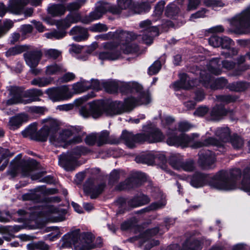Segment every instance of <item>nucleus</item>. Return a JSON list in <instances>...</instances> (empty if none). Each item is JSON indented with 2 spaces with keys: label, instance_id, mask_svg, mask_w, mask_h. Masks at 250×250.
<instances>
[{
  "label": "nucleus",
  "instance_id": "nucleus-1",
  "mask_svg": "<svg viewBox=\"0 0 250 250\" xmlns=\"http://www.w3.org/2000/svg\"><path fill=\"white\" fill-rule=\"evenodd\" d=\"M103 39H118L121 42L114 44L112 42L103 44L104 50L99 54L100 60L115 61L123 57V54H133L139 50L138 46L135 43L130 42V40L137 38L133 33L123 31L115 32H108L101 37Z\"/></svg>",
  "mask_w": 250,
  "mask_h": 250
},
{
  "label": "nucleus",
  "instance_id": "nucleus-2",
  "mask_svg": "<svg viewBox=\"0 0 250 250\" xmlns=\"http://www.w3.org/2000/svg\"><path fill=\"white\" fill-rule=\"evenodd\" d=\"M129 90V93L132 96L125 99L124 103L119 101L112 102L111 110L108 113L111 115L122 114L124 112H129L135 107L141 105H146L151 101V97L148 92L142 91V87L139 84L132 82L123 84V88Z\"/></svg>",
  "mask_w": 250,
  "mask_h": 250
},
{
  "label": "nucleus",
  "instance_id": "nucleus-3",
  "mask_svg": "<svg viewBox=\"0 0 250 250\" xmlns=\"http://www.w3.org/2000/svg\"><path fill=\"white\" fill-rule=\"evenodd\" d=\"M93 236L91 233H80V229H76L65 234L62 239V247L69 248L74 246L76 250H90L101 245V238L97 239L98 244L93 243Z\"/></svg>",
  "mask_w": 250,
  "mask_h": 250
},
{
  "label": "nucleus",
  "instance_id": "nucleus-4",
  "mask_svg": "<svg viewBox=\"0 0 250 250\" xmlns=\"http://www.w3.org/2000/svg\"><path fill=\"white\" fill-rule=\"evenodd\" d=\"M144 133L133 135L131 132L123 131L121 137L125 145L129 148H133L137 143L148 141L149 143L163 141L165 136L160 129L151 125L144 127Z\"/></svg>",
  "mask_w": 250,
  "mask_h": 250
},
{
  "label": "nucleus",
  "instance_id": "nucleus-5",
  "mask_svg": "<svg viewBox=\"0 0 250 250\" xmlns=\"http://www.w3.org/2000/svg\"><path fill=\"white\" fill-rule=\"evenodd\" d=\"M83 133L79 127L71 126L64 129L59 133L52 134L49 138V141L53 145L67 147L69 145L82 142Z\"/></svg>",
  "mask_w": 250,
  "mask_h": 250
},
{
  "label": "nucleus",
  "instance_id": "nucleus-6",
  "mask_svg": "<svg viewBox=\"0 0 250 250\" xmlns=\"http://www.w3.org/2000/svg\"><path fill=\"white\" fill-rule=\"evenodd\" d=\"M240 175L241 170L238 168L231 172L230 177L229 176L228 172L221 171L213 176L209 182V186L221 190H233L237 188L236 181Z\"/></svg>",
  "mask_w": 250,
  "mask_h": 250
},
{
  "label": "nucleus",
  "instance_id": "nucleus-7",
  "mask_svg": "<svg viewBox=\"0 0 250 250\" xmlns=\"http://www.w3.org/2000/svg\"><path fill=\"white\" fill-rule=\"evenodd\" d=\"M8 91L9 95V99L6 101L8 105L20 103L26 104L38 101L40 100L39 97L43 94L41 89L32 88L26 90L22 94L21 89L17 86H10Z\"/></svg>",
  "mask_w": 250,
  "mask_h": 250
},
{
  "label": "nucleus",
  "instance_id": "nucleus-8",
  "mask_svg": "<svg viewBox=\"0 0 250 250\" xmlns=\"http://www.w3.org/2000/svg\"><path fill=\"white\" fill-rule=\"evenodd\" d=\"M233 32L238 34H246L250 32V7L236 14L230 21Z\"/></svg>",
  "mask_w": 250,
  "mask_h": 250
},
{
  "label": "nucleus",
  "instance_id": "nucleus-9",
  "mask_svg": "<svg viewBox=\"0 0 250 250\" xmlns=\"http://www.w3.org/2000/svg\"><path fill=\"white\" fill-rule=\"evenodd\" d=\"M57 211L53 206H34L26 209H20L18 211L19 215L25 217L29 220H35L39 217H49L52 214Z\"/></svg>",
  "mask_w": 250,
  "mask_h": 250
},
{
  "label": "nucleus",
  "instance_id": "nucleus-10",
  "mask_svg": "<svg viewBox=\"0 0 250 250\" xmlns=\"http://www.w3.org/2000/svg\"><path fill=\"white\" fill-rule=\"evenodd\" d=\"M111 104L112 103H110L109 108L106 109V105L104 101H94L89 104L90 107L89 110H88L85 107H82L80 110V114L84 118H88L91 115L93 118H97L100 117L104 111H105L108 115L112 116V115L108 113L109 110H111Z\"/></svg>",
  "mask_w": 250,
  "mask_h": 250
},
{
  "label": "nucleus",
  "instance_id": "nucleus-11",
  "mask_svg": "<svg viewBox=\"0 0 250 250\" xmlns=\"http://www.w3.org/2000/svg\"><path fill=\"white\" fill-rule=\"evenodd\" d=\"M165 222L166 226L164 228V230L162 231L159 228L156 227L151 229H147L144 233L140 234L139 239H140V242L142 244L146 243L145 250H149L153 247L159 244V242L157 240H149L150 236L155 235L158 233L162 234L164 231L167 230L168 229L167 227L168 224H173L174 223V221L169 218H166Z\"/></svg>",
  "mask_w": 250,
  "mask_h": 250
},
{
  "label": "nucleus",
  "instance_id": "nucleus-12",
  "mask_svg": "<svg viewBox=\"0 0 250 250\" xmlns=\"http://www.w3.org/2000/svg\"><path fill=\"white\" fill-rule=\"evenodd\" d=\"M141 29L140 34L143 42L146 44H151L154 37L159 35V29L156 25H153L150 20L141 21L139 24Z\"/></svg>",
  "mask_w": 250,
  "mask_h": 250
},
{
  "label": "nucleus",
  "instance_id": "nucleus-13",
  "mask_svg": "<svg viewBox=\"0 0 250 250\" xmlns=\"http://www.w3.org/2000/svg\"><path fill=\"white\" fill-rule=\"evenodd\" d=\"M45 93L53 102L65 101L71 98L73 96L68 85L49 88L46 90Z\"/></svg>",
  "mask_w": 250,
  "mask_h": 250
},
{
  "label": "nucleus",
  "instance_id": "nucleus-14",
  "mask_svg": "<svg viewBox=\"0 0 250 250\" xmlns=\"http://www.w3.org/2000/svg\"><path fill=\"white\" fill-rule=\"evenodd\" d=\"M31 170L32 167L28 161L14 160L11 162L8 173L13 178L20 173H21L23 176H28L30 175Z\"/></svg>",
  "mask_w": 250,
  "mask_h": 250
},
{
  "label": "nucleus",
  "instance_id": "nucleus-15",
  "mask_svg": "<svg viewBox=\"0 0 250 250\" xmlns=\"http://www.w3.org/2000/svg\"><path fill=\"white\" fill-rule=\"evenodd\" d=\"M191 141V138L187 134L183 133L178 134V131L175 130L169 134L167 142L169 146L186 147Z\"/></svg>",
  "mask_w": 250,
  "mask_h": 250
},
{
  "label": "nucleus",
  "instance_id": "nucleus-16",
  "mask_svg": "<svg viewBox=\"0 0 250 250\" xmlns=\"http://www.w3.org/2000/svg\"><path fill=\"white\" fill-rule=\"evenodd\" d=\"M24 60L26 64L31 68V72L35 75H38L40 70L35 69L41 60L42 53L41 51L35 50L27 51L23 54Z\"/></svg>",
  "mask_w": 250,
  "mask_h": 250
},
{
  "label": "nucleus",
  "instance_id": "nucleus-17",
  "mask_svg": "<svg viewBox=\"0 0 250 250\" xmlns=\"http://www.w3.org/2000/svg\"><path fill=\"white\" fill-rule=\"evenodd\" d=\"M44 21L48 24H56L58 28L66 29L69 27L72 23H76L81 21V17L79 14L68 15L66 19L55 22L48 18H45Z\"/></svg>",
  "mask_w": 250,
  "mask_h": 250
},
{
  "label": "nucleus",
  "instance_id": "nucleus-18",
  "mask_svg": "<svg viewBox=\"0 0 250 250\" xmlns=\"http://www.w3.org/2000/svg\"><path fill=\"white\" fill-rule=\"evenodd\" d=\"M205 72L201 73V79L203 84L206 87H209L211 89H218L225 87L227 84V81L223 77L219 78L215 81V84L213 83V79L210 75L205 76Z\"/></svg>",
  "mask_w": 250,
  "mask_h": 250
},
{
  "label": "nucleus",
  "instance_id": "nucleus-19",
  "mask_svg": "<svg viewBox=\"0 0 250 250\" xmlns=\"http://www.w3.org/2000/svg\"><path fill=\"white\" fill-rule=\"evenodd\" d=\"M59 165L66 171H72L76 167L77 162L68 152L63 153L59 156Z\"/></svg>",
  "mask_w": 250,
  "mask_h": 250
},
{
  "label": "nucleus",
  "instance_id": "nucleus-20",
  "mask_svg": "<svg viewBox=\"0 0 250 250\" xmlns=\"http://www.w3.org/2000/svg\"><path fill=\"white\" fill-rule=\"evenodd\" d=\"M179 78V81L175 82L172 84L175 90H177L180 88L188 89L195 86L194 82L190 80L186 74H180Z\"/></svg>",
  "mask_w": 250,
  "mask_h": 250
},
{
  "label": "nucleus",
  "instance_id": "nucleus-21",
  "mask_svg": "<svg viewBox=\"0 0 250 250\" xmlns=\"http://www.w3.org/2000/svg\"><path fill=\"white\" fill-rule=\"evenodd\" d=\"M125 82H118L115 81H109L104 83L105 90L108 93H114L117 92L118 90L124 93H128L129 90H125L126 88H123V84Z\"/></svg>",
  "mask_w": 250,
  "mask_h": 250
},
{
  "label": "nucleus",
  "instance_id": "nucleus-22",
  "mask_svg": "<svg viewBox=\"0 0 250 250\" xmlns=\"http://www.w3.org/2000/svg\"><path fill=\"white\" fill-rule=\"evenodd\" d=\"M221 39L220 46H221L222 48L227 49L226 51L222 53V55L227 58L237 54V50L236 49L233 48L231 49H229L230 48V46L234 44L233 42L231 39L226 36L221 38Z\"/></svg>",
  "mask_w": 250,
  "mask_h": 250
},
{
  "label": "nucleus",
  "instance_id": "nucleus-23",
  "mask_svg": "<svg viewBox=\"0 0 250 250\" xmlns=\"http://www.w3.org/2000/svg\"><path fill=\"white\" fill-rule=\"evenodd\" d=\"M70 34L72 36L73 40L78 42L85 40L88 37L87 30L80 26L72 28L70 31Z\"/></svg>",
  "mask_w": 250,
  "mask_h": 250
},
{
  "label": "nucleus",
  "instance_id": "nucleus-24",
  "mask_svg": "<svg viewBox=\"0 0 250 250\" xmlns=\"http://www.w3.org/2000/svg\"><path fill=\"white\" fill-rule=\"evenodd\" d=\"M199 163L204 168H209L215 161L214 153L209 151H206L205 153H201L199 156Z\"/></svg>",
  "mask_w": 250,
  "mask_h": 250
},
{
  "label": "nucleus",
  "instance_id": "nucleus-25",
  "mask_svg": "<svg viewBox=\"0 0 250 250\" xmlns=\"http://www.w3.org/2000/svg\"><path fill=\"white\" fill-rule=\"evenodd\" d=\"M208 180V176L200 172L195 173L190 180V185L195 188H198L205 185Z\"/></svg>",
  "mask_w": 250,
  "mask_h": 250
},
{
  "label": "nucleus",
  "instance_id": "nucleus-26",
  "mask_svg": "<svg viewBox=\"0 0 250 250\" xmlns=\"http://www.w3.org/2000/svg\"><path fill=\"white\" fill-rule=\"evenodd\" d=\"M26 4L25 0H10L7 10L11 13L20 14Z\"/></svg>",
  "mask_w": 250,
  "mask_h": 250
},
{
  "label": "nucleus",
  "instance_id": "nucleus-27",
  "mask_svg": "<svg viewBox=\"0 0 250 250\" xmlns=\"http://www.w3.org/2000/svg\"><path fill=\"white\" fill-rule=\"evenodd\" d=\"M105 184L101 183L97 186L91 185L90 186H85L84 191L90 196L91 199L96 198L101 194L105 188Z\"/></svg>",
  "mask_w": 250,
  "mask_h": 250
},
{
  "label": "nucleus",
  "instance_id": "nucleus-28",
  "mask_svg": "<svg viewBox=\"0 0 250 250\" xmlns=\"http://www.w3.org/2000/svg\"><path fill=\"white\" fill-rule=\"evenodd\" d=\"M229 111L224 108V106L222 104H216L212 108L210 114L212 120H218L226 115Z\"/></svg>",
  "mask_w": 250,
  "mask_h": 250
},
{
  "label": "nucleus",
  "instance_id": "nucleus-29",
  "mask_svg": "<svg viewBox=\"0 0 250 250\" xmlns=\"http://www.w3.org/2000/svg\"><path fill=\"white\" fill-rule=\"evenodd\" d=\"M28 117L25 114H21L10 119L9 125L12 129H15L20 127L21 124L27 121Z\"/></svg>",
  "mask_w": 250,
  "mask_h": 250
},
{
  "label": "nucleus",
  "instance_id": "nucleus-30",
  "mask_svg": "<svg viewBox=\"0 0 250 250\" xmlns=\"http://www.w3.org/2000/svg\"><path fill=\"white\" fill-rule=\"evenodd\" d=\"M95 6L103 15L107 12L115 14H117L118 11L117 9L114 8L113 5L104 1H98L96 3Z\"/></svg>",
  "mask_w": 250,
  "mask_h": 250
},
{
  "label": "nucleus",
  "instance_id": "nucleus-31",
  "mask_svg": "<svg viewBox=\"0 0 250 250\" xmlns=\"http://www.w3.org/2000/svg\"><path fill=\"white\" fill-rule=\"evenodd\" d=\"M72 158L77 162V160L82 155H86L90 152V150L83 146H78L74 147L70 151H68Z\"/></svg>",
  "mask_w": 250,
  "mask_h": 250
},
{
  "label": "nucleus",
  "instance_id": "nucleus-32",
  "mask_svg": "<svg viewBox=\"0 0 250 250\" xmlns=\"http://www.w3.org/2000/svg\"><path fill=\"white\" fill-rule=\"evenodd\" d=\"M49 14L53 16H60L66 11V7L63 4H50L47 9Z\"/></svg>",
  "mask_w": 250,
  "mask_h": 250
},
{
  "label": "nucleus",
  "instance_id": "nucleus-33",
  "mask_svg": "<svg viewBox=\"0 0 250 250\" xmlns=\"http://www.w3.org/2000/svg\"><path fill=\"white\" fill-rule=\"evenodd\" d=\"M90 83L88 81L81 80L80 81L75 83L72 85V94H79L88 89Z\"/></svg>",
  "mask_w": 250,
  "mask_h": 250
},
{
  "label": "nucleus",
  "instance_id": "nucleus-34",
  "mask_svg": "<svg viewBox=\"0 0 250 250\" xmlns=\"http://www.w3.org/2000/svg\"><path fill=\"white\" fill-rule=\"evenodd\" d=\"M38 129V124L33 123L22 131V135L25 137H29L31 139L36 140Z\"/></svg>",
  "mask_w": 250,
  "mask_h": 250
},
{
  "label": "nucleus",
  "instance_id": "nucleus-35",
  "mask_svg": "<svg viewBox=\"0 0 250 250\" xmlns=\"http://www.w3.org/2000/svg\"><path fill=\"white\" fill-rule=\"evenodd\" d=\"M183 161V157L180 154H172L169 158V163L174 169L181 170Z\"/></svg>",
  "mask_w": 250,
  "mask_h": 250
},
{
  "label": "nucleus",
  "instance_id": "nucleus-36",
  "mask_svg": "<svg viewBox=\"0 0 250 250\" xmlns=\"http://www.w3.org/2000/svg\"><path fill=\"white\" fill-rule=\"evenodd\" d=\"M97 144L98 146H101L106 144H116L118 142H112L109 139V132L106 130H104L100 133H97Z\"/></svg>",
  "mask_w": 250,
  "mask_h": 250
},
{
  "label": "nucleus",
  "instance_id": "nucleus-37",
  "mask_svg": "<svg viewBox=\"0 0 250 250\" xmlns=\"http://www.w3.org/2000/svg\"><path fill=\"white\" fill-rule=\"evenodd\" d=\"M219 62V59L217 58H213L210 61L208 65V69L210 73L216 75H219L221 73V67Z\"/></svg>",
  "mask_w": 250,
  "mask_h": 250
},
{
  "label": "nucleus",
  "instance_id": "nucleus-38",
  "mask_svg": "<svg viewBox=\"0 0 250 250\" xmlns=\"http://www.w3.org/2000/svg\"><path fill=\"white\" fill-rule=\"evenodd\" d=\"M137 163H145L148 165H153L155 163V153L150 152L146 155L137 156L135 158Z\"/></svg>",
  "mask_w": 250,
  "mask_h": 250
},
{
  "label": "nucleus",
  "instance_id": "nucleus-39",
  "mask_svg": "<svg viewBox=\"0 0 250 250\" xmlns=\"http://www.w3.org/2000/svg\"><path fill=\"white\" fill-rule=\"evenodd\" d=\"M53 81V79L51 77H37L34 78L30 83L33 85L42 87L50 84Z\"/></svg>",
  "mask_w": 250,
  "mask_h": 250
},
{
  "label": "nucleus",
  "instance_id": "nucleus-40",
  "mask_svg": "<svg viewBox=\"0 0 250 250\" xmlns=\"http://www.w3.org/2000/svg\"><path fill=\"white\" fill-rule=\"evenodd\" d=\"M215 133L220 141L226 142L228 140L230 132L229 129L227 126H224L217 128Z\"/></svg>",
  "mask_w": 250,
  "mask_h": 250
},
{
  "label": "nucleus",
  "instance_id": "nucleus-41",
  "mask_svg": "<svg viewBox=\"0 0 250 250\" xmlns=\"http://www.w3.org/2000/svg\"><path fill=\"white\" fill-rule=\"evenodd\" d=\"M238 188L246 192H250V171H248L247 173L244 172L242 180Z\"/></svg>",
  "mask_w": 250,
  "mask_h": 250
},
{
  "label": "nucleus",
  "instance_id": "nucleus-42",
  "mask_svg": "<svg viewBox=\"0 0 250 250\" xmlns=\"http://www.w3.org/2000/svg\"><path fill=\"white\" fill-rule=\"evenodd\" d=\"M103 15L99 11L95 6L94 11L90 12L88 16L85 17L81 20L82 22L84 23L90 22L93 21L97 20L101 18Z\"/></svg>",
  "mask_w": 250,
  "mask_h": 250
},
{
  "label": "nucleus",
  "instance_id": "nucleus-43",
  "mask_svg": "<svg viewBox=\"0 0 250 250\" xmlns=\"http://www.w3.org/2000/svg\"><path fill=\"white\" fill-rule=\"evenodd\" d=\"M27 49V47L25 45H17L10 48L6 52L5 55L9 57L12 56L20 54Z\"/></svg>",
  "mask_w": 250,
  "mask_h": 250
},
{
  "label": "nucleus",
  "instance_id": "nucleus-44",
  "mask_svg": "<svg viewBox=\"0 0 250 250\" xmlns=\"http://www.w3.org/2000/svg\"><path fill=\"white\" fill-rule=\"evenodd\" d=\"M117 6L114 5V8L118 10V14L123 10L130 9L132 6V0H117Z\"/></svg>",
  "mask_w": 250,
  "mask_h": 250
},
{
  "label": "nucleus",
  "instance_id": "nucleus-45",
  "mask_svg": "<svg viewBox=\"0 0 250 250\" xmlns=\"http://www.w3.org/2000/svg\"><path fill=\"white\" fill-rule=\"evenodd\" d=\"M63 71L61 65L53 63L46 66L45 73L46 75H53L59 74Z\"/></svg>",
  "mask_w": 250,
  "mask_h": 250
},
{
  "label": "nucleus",
  "instance_id": "nucleus-46",
  "mask_svg": "<svg viewBox=\"0 0 250 250\" xmlns=\"http://www.w3.org/2000/svg\"><path fill=\"white\" fill-rule=\"evenodd\" d=\"M136 179L134 178H130L126 179L124 183H121L118 186V189L120 190L129 189L133 188L138 185H135Z\"/></svg>",
  "mask_w": 250,
  "mask_h": 250
},
{
  "label": "nucleus",
  "instance_id": "nucleus-47",
  "mask_svg": "<svg viewBox=\"0 0 250 250\" xmlns=\"http://www.w3.org/2000/svg\"><path fill=\"white\" fill-rule=\"evenodd\" d=\"M209 145L219 146L221 145L220 142L216 140L213 138H209L207 139L205 142H196L192 145V147L194 148H199L204 146H208Z\"/></svg>",
  "mask_w": 250,
  "mask_h": 250
},
{
  "label": "nucleus",
  "instance_id": "nucleus-48",
  "mask_svg": "<svg viewBox=\"0 0 250 250\" xmlns=\"http://www.w3.org/2000/svg\"><path fill=\"white\" fill-rule=\"evenodd\" d=\"M66 35V32L64 30L61 31H53L49 33H47L44 34L46 38L51 39L60 40L63 38Z\"/></svg>",
  "mask_w": 250,
  "mask_h": 250
},
{
  "label": "nucleus",
  "instance_id": "nucleus-49",
  "mask_svg": "<svg viewBox=\"0 0 250 250\" xmlns=\"http://www.w3.org/2000/svg\"><path fill=\"white\" fill-rule=\"evenodd\" d=\"M42 123L44 124L43 127L46 128L49 132L55 130L57 126V123L53 119L47 118L42 120Z\"/></svg>",
  "mask_w": 250,
  "mask_h": 250
},
{
  "label": "nucleus",
  "instance_id": "nucleus-50",
  "mask_svg": "<svg viewBox=\"0 0 250 250\" xmlns=\"http://www.w3.org/2000/svg\"><path fill=\"white\" fill-rule=\"evenodd\" d=\"M94 48L92 50L89 49L86 50L85 47L82 46L81 45L78 44H72L70 45V48L69 49V51L70 53H75V54H79L83 52H87L88 53H90L93 50Z\"/></svg>",
  "mask_w": 250,
  "mask_h": 250
},
{
  "label": "nucleus",
  "instance_id": "nucleus-51",
  "mask_svg": "<svg viewBox=\"0 0 250 250\" xmlns=\"http://www.w3.org/2000/svg\"><path fill=\"white\" fill-rule=\"evenodd\" d=\"M87 0H76L75 1L69 3L67 4L66 9L72 11L79 9L83 5Z\"/></svg>",
  "mask_w": 250,
  "mask_h": 250
},
{
  "label": "nucleus",
  "instance_id": "nucleus-52",
  "mask_svg": "<svg viewBox=\"0 0 250 250\" xmlns=\"http://www.w3.org/2000/svg\"><path fill=\"white\" fill-rule=\"evenodd\" d=\"M179 12V8L174 3H170L168 4L166 10V14L167 16L170 18H172L176 16Z\"/></svg>",
  "mask_w": 250,
  "mask_h": 250
},
{
  "label": "nucleus",
  "instance_id": "nucleus-53",
  "mask_svg": "<svg viewBox=\"0 0 250 250\" xmlns=\"http://www.w3.org/2000/svg\"><path fill=\"white\" fill-rule=\"evenodd\" d=\"M49 133L50 132L48 130L43 126L38 131H37L36 141L42 142L46 141Z\"/></svg>",
  "mask_w": 250,
  "mask_h": 250
},
{
  "label": "nucleus",
  "instance_id": "nucleus-54",
  "mask_svg": "<svg viewBox=\"0 0 250 250\" xmlns=\"http://www.w3.org/2000/svg\"><path fill=\"white\" fill-rule=\"evenodd\" d=\"M230 142L233 147L236 149L241 148L244 144L243 140L237 135H234L232 136Z\"/></svg>",
  "mask_w": 250,
  "mask_h": 250
},
{
  "label": "nucleus",
  "instance_id": "nucleus-55",
  "mask_svg": "<svg viewBox=\"0 0 250 250\" xmlns=\"http://www.w3.org/2000/svg\"><path fill=\"white\" fill-rule=\"evenodd\" d=\"M158 163L161 165V167L163 168V166L167 163V159L164 152H155V163Z\"/></svg>",
  "mask_w": 250,
  "mask_h": 250
},
{
  "label": "nucleus",
  "instance_id": "nucleus-56",
  "mask_svg": "<svg viewBox=\"0 0 250 250\" xmlns=\"http://www.w3.org/2000/svg\"><path fill=\"white\" fill-rule=\"evenodd\" d=\"M195 166L194 162L191 160H187L186 161H183L181 170H183L186 171L190 172L194 169Z\"/></svg>",
  "mask_w": 250,
  "mask_h": 250
},
{
  "label": "nucleus",
  "instance_id": "nucleus-57",
  "mask_svg": "<svg viewBox=\"0 0 250 250\" xmlns=\"http://www.w3.org/2000/svg\"><path fill=\"white\" fill-rule=\"evenodd\" d=\"M161 68V64L159 61H155L148 68V74L152 75L157 73Z\"/></svg>",
  "mask_w": 250,
  "mask_h": 250
},
{
  "label": "nucleus",
  "instance_id": "nucleus-58",
  "mask_svg": "<svg viewBox=\"0 0 250 250\" xmlns=\"http://www.w3.org/2000/svg\"><path fill=\"white\" fill-rule=\"evenodd\" d=\"M22 198L23 200L25 201L31 200L34 202H37L39 200V195L34 191H31L30 192L23 194L22 196Z\"/></svg>",
  "mask_w": 250,
  "mask_h": 250
},
{
  "label": "nucleus",
  "instance_id": "nucleus-59",
  "mask_svg": "<svg viewBox=\"0 0 250 250\" xmlns=\"http://www.w3.org/2000/svg\"><path fill=\"white\" fill-rule=\"evenodd\" d=\"M217 99L219 102L227 104L235 101L236 98L230 95H220L217 97Z\"/></svg>",
  "mask_w": 250,
  "mask_h": 250
},
{
  "label": "nucleus",
  "instance_id": "nucleus-60",
  "mask_svg": "<svg viewBox=\"0 0 250 250\" xmlns=\"http://www.w3.org/2000/svg\"><path fill=\"white\" fill-rule=\"evenodd\" d=\"M61 54V52L58 50L55 49H49L45 52V56L50 58L56 59Z\"/></svg>",
  "mask_w": 250,
  "mask_h": 250
},
{
  "label": "nucleus",
  "instance_id": "nucleus-61",
  "mask_svg": "<svg viewBox=\"0 0 250 250\" xmlns=\"http://www.w3.org/2000/svg\"><path fill=\"white\" fill-rule=\"evenodd\" d=\"M97 133H92L87 135L85 138V143L89 146H93L97 143Z\"/></svg>",
  "mask_w": 250,
  "mask_h": 250
},
{
  "label": "nucleus",
  "instance_id": "nucleus-62",
  "mask_svg": "<svg viewBox=\"0 0 250 250\" xmlns=\"http://www.w3.org/2000/svg\"><path fill=\"white\" fill-rule=\"evenodd\" d=\"M95 96V94L93 92H91L86 95L83 96L82 97L78 98L75 101V104L77 106H79L84 102L88 100L89 99L93 98Z\"/></svg>",
  "mask_w": 250,
  "mask_h": 250
},
{
  "label": "nucleus",
  "instance_id": "nucleus-63",
  "mask_svg": "<svg viewBox=\"0 0 250 250\" xmlns=\"http://www.w3.org/2000/svg\"><path fill=\"white\" fill-rule=\"evenodd\" d=\"M165 4L166 2L164 0H161L158 2L154 10V14L156 16L159 17L162 15Z\"/></svg>",
  "mask_w": 250,
  "mask_h": 250
},
{
  "label": "nucleus",
  "instance_id": "nucleus-64",
  "mask_svg": "<svg viewBox=\"0 0 250 250\" xmlns=\"http://www.w3.org/2000/svg\"><path fill=\"white\" fill-rule=\"evenodd\" d=\"M221 42V38L216 36H212L208 39L209 44L214 47L220 46Z\"/></svg>",
  "mask_w": 250,
  "mask_h": 250
}]
</instances>
